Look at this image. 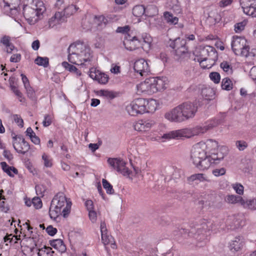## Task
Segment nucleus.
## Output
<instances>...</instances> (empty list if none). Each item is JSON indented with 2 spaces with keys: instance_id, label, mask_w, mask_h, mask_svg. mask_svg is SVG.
Returning a JSON list of instances; mask_svg holds the SVG:
<instances>
[{
  "instance_id": "obj_1",
  "label": "nucleus",
  "mask_w": 256,
  "mask_h": 256,
  "mask_svg": "<svg viewBox=\"0 0 256 256\" xmlns=\"http://www.w3.org/2000/svg\"><path fill=\"white\" fill-rule=\"evenodd\" d=\"M68 51V59L70 62L76 65H91L92 56L90 48L86 43L76 41L70 46Z\"/></svg>"
},
{
  "instance_id": "obj_2",
  "label": "nucleus",
  "mask_w": 256,
  "mask_h": 256,
  "mask_svg": "<svg viewBox=\"0 0 256 256\" xmlns=\"http://www.w3.org/2000/svg\"><path fill=\"white\" fill-rule=\"evenodd\" d=\"M198 53L194 60L199 62L200 66L204 69L211 68L218 58L215 48L212 46H200Z\"/></svg>"
},
{
  "instance_id": "obj_3",
  "label": "nucleus",
  "mask_w": 256,
  "mask_h": 256,
  "mask_svg": "<svg viewBox=\"0 0 256 256\" xmlns=\"http://www.w3.org/2000/svg\"><path fill=\"white\" fill-rule=\"evenodd\" d=\"M46 8L42 1H37L23 8V16L30 24H34L40 19Z\"/></svg>"
},
{
  "instance_id": "obj_4",
  "label": "nucleus",
  "mask_w": 256,
  "mask_h": 256,
  "mask_svg": "<svg viewBox=\"0 0 256 256\" xmlns=\"http://www.w3.org/2000/svg\"><path fill=\"white\" fill-rule=\"evenodd\" d=\"M20 0H3L1 6L4 14L19 22L22 16L20 12L19 6Z\"/></svg>"
},
{
  "instance_id": "obj_5",
  "label": "nucleus",
  "mask_w": 256,
  "mask_h": 256,
  "mask_svg": "<svg viewBox=\"0 0 256 256\" xmlns=\"http://www.w3.org/2000/svg\"><path fill=\"white\" fill-rule=\"evenodd\" d=\"M232 51L236 55L248 57L250 56V46L247 40L242 36H234L231 42Z\"/></svg>"
},
{
  "instance_id": "obj_6",
  "label": "nucleus",
  "mask_w": 256,
  "mask_h": 256,
  "mask_svg": "<svg viewBox=\"0 0 256 256\" xmlns=\"http://www.w3.org/2000/svg\"><path fill=\"white\" fill-rule=\"evenodd\" d=\"M223 158V156H219L218 153H212L211 154L206 156L204 158L200 160L199 163L196 164L194 165L200 170H204L218 164Z\"/></svg>"
},
{
  "instance_id": "obj_7",
  "label": "nucleus",
  "mask_w": 256,
  "mask_h": 256,
  "mask_svg": "<svg viewBox=\"0 0 256 256\" xmlns=\"http://www.w3.org/2000/svg\"><path fill=\"white\" fill-rule=\"evenodd\" d=\"M144 98H139L133 100L126 106V110L128 114L132 116H136L146 113Z\"/></svg>"
},
{
  "instance_id": "obj_8",
  "label": "nucleus",
  "mask_w": 256,
  "mask_h": 256,
  "mask_svg": "<svg viewBox=\"0 0 256 256\" xmlns=\"http://www.w3.org/2000/svg\"><path fill=\"white\" fill-rule=\"evenodd\" d=\"M56 8H58L60 10L56 12L54 16L49 20L50 26L52 28H58L59 25L62 24L64 21V4L62 0H58L55 4Z\"/></svg>"
},
{
  "instance_id": "obj_9",
  "label": "nucleus",
  "mask_w": 256,
  "mask_h": 256,
  "mask_svg": "<svg viewBox=\"0 0 256 256\" xmlns=\"http://www.w3.org/2000/svg\"><path fill=\"white\" fill-rule=\"evenodd\" d=\"M137 89L138 92L146 94L157 92L154 78H146L137 86Z\"/></svg>"
},
{
  "instance_id": "obj_10",
  "label": "nucleus",
  "mask_w": 256,
  "mask_h": 256,
  "mask_svg": "<svg viewBox=\"0 0 256 256\" xmlns=\"http://www.w3.org/2000/svg\"><path fill=\"white\" fill-rule=\"evenodd\" d=\"M108 164L124 176H130V171L126 167V163L122 160L117 158H109L108 160Z\"/></svg>"
},
{
  "instance_id": "obj_11",
  "label": "nucleus",
  "mask_w": 256,
  "mask_h": 256,
  "mask_svg": "<svg viewBox=\"0 0 256 256\" xmlns=\"http://www.w3.org/2000/svg\"><path fill=\"white\" fill-rule=\"evenodd\" d=\"M179 106L185 120L194 118L198 110L196 104L193 102H185Z\"/></svg>"
},
{
  "instance_id": "obj_12",
  "label": "nucleus",
  "mask_w": 256,
  "mask_h": 256,
  "mask_svg": "<svg viewBox=\"0 0 256 256\" xmlns=\"http://www.w3.org/2000/svg\"><path fill=\"white\" fill-rule=\"evenodd\" d=\"M170 46L174 50L176 55L181 56L183 54L188 52V49L186 46V40L180 38H177L172 41Z\"/></svg>"
},
{
  "instance_id": "obj_13",
  "label": "nucleus",
  "mask_w": 256,
  "mask_h": 256,
  "mask_svg": "<svg viewBox=\"0 0 256 256\" xmlns=\"http://www.w3.org/2000/svg\"><path fill=\"white\" fill-rule=\"evenodd\" d=\"M12 146L17 152L23 154L30 148L28 144L20 136H14L12 137Z\"/></svg>"
},
{
  "instance_id": "obj_14",
  "label": "nucleus",
  "mask_w": 256,
  "mask_h": 256,
  "mask_svg": "<svg viewBox=\"0 0 256 256\" xmlns=\"http://www.w3.org/2000/svg\"><path fill=\"white\" fill-rule=\"evenodd\" d=\"M156 125V122L150 119H140L134 124V130L142 132H148L152 128Z\"/></svg>"
},
{
  "instance_id": "obj_15",
  "label": "nucleus",
  "mask_w": 256,
  "mask_h": 256,
  "mask_svg": "<svg viewBox=\"0 0 256 256\" xmlns=\"http://www.w3.org/2000/svg\"><path fill=\"white\" fill-rule=\"evenodd\" d=\"M240 2L245 14L256 18V0H240Z\"/></svg>"
},
{
  "instance_id": "obj_16",
  "label": "nucleus",
  "mask_w": 256,
  "mask_h": 256,
  "mask_svg": "<svg viewBox=\"0 0 256 256\" xmlns=\"http://www.w3.org/2000/svg\"><path fill=\"white\" fill-rule=\"evenodd\" d=\"M180 106L175 107L164 114L166 119L172 122H180L184 121Z\"/></svg>"
},
{
  "instance_id": "obj_17",
  "label": "nucleus",
  "mask_w": 256,
  "mask_h": 256,
  "mask_svg": "<svg viewBox=\"0 0 256 256\" xmlns=\"http://www.w3.org/2000/svg\"><path fill=\"white\" fill-rule=\"evenodd\" d=\"M123 44L125 48L130 51L138 49L140 47L143 48V44L140 40H138L137 37L135 36L132 37L129 34H128L126 36Z\"/></svg>"
},
{
  "instance_id": "obj_18",
  "label": "nucleus",
  "mask_w": 256,
  "mask_h": 256,
  "mask_svg": "<svg viewBox=\"0 0 256 256\" xmlns=\"http://www.w3.org/2000/svg\"><path fill=\"white\" fill-rule=\"evenodd\" d=\"M207 154L202 148L199 142L196 144L191 150V159L194 164L199 163L200 160L204 158Z\"/></svg>"
},
{
  "instance_id": "obj_19",
  "label": "nucleus",
  "mask_w": 256,
  "mask_h": 256,
  "mask_svg": "<svg viewBox=\"0 0 256 256\" xmlns=\"http://www.w3.org/2000/svg\"><path fill=\"white\" fill-rule=\"evenodd\" d=\"M100 232L102 240L104 245L110 244L112 248H116V246L114 239L112 236L108 234V232L104 222H102L100 224Z\"/></svg>"
},
{
  "instance_id": "obj_20",
  "label": "nucleus",
  "mask_w": 256,
  "mask_h": 256,
  "mask_svg": "<svg viewBox=\"0 0 256 256\" xmlns=\"http://www.w3.org/2000/svg\"><path fill=\"white\" fill-rule=\"evenodd\" d=\"M89 76L101 84H106L108 80L107 74L94 68L90 69Z\"/></svg>"
},
{
  "instance_id": "obj_21",
  "label": "nucleus",
  "mask_w": 256,
  "mask_h": 256,
  "mask_svg": "<svg viewBox=\"0 0 256 256\" xmlns=\"http://www.w3.org/2000/svg\"><path fill=\"white\" fill-rule=\"evenodd\" d=\"M134 68L135 72L138 73L141 76L148 74L150 72L148 62L143 58L138 60L135 62Z\"/></svg>"
},
{
  "instance_id": "obj_22",
  "label": "nucleus",
  "mask_w": 256,
  "mask_h": 256,
  "mask_svg": "<svg viewBox=\"0 0 256 256\" xmlns=\"http://www.w3.org/2000/svg\"><path fill=\"white\" fill-rule=\"evenodd\" d=\"M200 146L204 150L206 153L211 154L212 153H216L214 152L218 147V144L215 140H208L206 142H199Z\"/></svg>"
},
{
  "instance_id": "obj_23",
  "label": "nucleus",
  "mask_w": 256,
  "mask_h": 256,
  "mask_svg": "<svg viewBox=\"0 0 256 256\" xmlns=\"http://www.w3.org/2000/svg\"><path fill=\"white\" fill-rule=\"evenodd\" d=\"M220 122L218 120H212L206 124L204 126H197L194 128V133L195 134H204L208 130L216 126Z\"/></svg>"
},
{
  "instance_id": "obj_24",
  "label": "nucleus",
  "mask_w": 256,
  "mask_h": 256,
  "mask_svg": "<svg viewBox=\"0 0 256 256\" xmlns=\"http://www.w3.org/2000/svg\"><path fill=\"white\" fill-rule=\"evenodd\" d=\"M188 129H182L172 131L168 134H164L162 138L166 139L178 138L182 137H186Z\"/></svg>"
},
{
  "instance_id": "obj_25",
  "label": "nucleus",
  "mask_w": 256,
  "mask_h": 256,
  "mask_svg": "<svg viewBox=\"0 0 256 256\" xmlns=\"http://www.w3.org/2000/svg\"><path fill=\"white\" fill-rule=\"evenodd\" d=\"M157 92H162L166 90L168 84V80L166 77L154 78Z\"/></svg>"
},
{
  "instance_id": "obj_26",
  "label": "nucleus",
  "mask_w": 256,
  "mask_h": 256,
  "mask_svg": "<svg viewBox=\"0 0 256 256\" xmlns=\"http://www.w3.org/2000/svg\"><path fill=\"white\" fill-rule=\"evenodd\" d=\"M144 107L146 108V113L154 112H155L158 106V101L154 99L144 98Z\"/></svg>"
},
{
  "instance_id": "obj_27",
  "label": "nucleus",
  "mask_w": 256,
  "mask_h": 256,
  "mask_svg": "<svg viewBox=\"0 0 256 256\" xmlns=\"http://www.w3.org/2000/svg\"><path fill=\"white\" fill-rule=\"evenodd\" d=\"M10 41V37L6 35L2 36L0 39V43L5 47L6 52L9 54L12 53L15 48Z\"/></svg>"
},
{
  "instance_id": "obj_28",
  "label": "nucleus",
  "mask_w": 256,
  "mask_h": 256,
  "mask_svg": "<svg viewBox=\"0 0 256 256\" xmlns=\"http://www.w3.org/2000/svg\"><path fill=\"white\" fill-rule=\"evenodd\" d=\"M51 204L64 212V194L62 192L58 193L52 199Z\"/></svg>"
},
{
  "instance_id": "obj_29",
  "label": "nucleus",
  "mask_w": 256,
  "mask_h": 256,
  "mask_svg": "<svg viewBox=\"0 0 256 256\" xmlns=\"http://www.w3.org/2000/svg\"><path fill=\"white\" fill-rule=\"evenodd\" d=\"M244 243L242 239L240 238H236L230 245V250L232 252H238L242 250Z\"/></svg>"
},
{
  "instance_id": "obj_30",
  "label": "nucleus",
  "mask_w": 256,
  "mask_h": 256,
  "mask_svg": "<svg viewBox=\"0 0 256 256\" xmlns=\"http://www.w3.org/2000/svg\"><path fill=\"white\" fill-rule=\"evenodd\" d=\"M49 215L52 219L56 220L60 216H64V212L62 210L51 204L49 210Z\"/></svg>"
},
{
  "instance_id": "obj_31",
  "label": "nucleus",
  "mask_w": 256,
  "mask_h": 256,
  "mask_svg": "<svg viewBox=\"0 0 256 256\" xmlns=\"http://www.w3.org/2000/svg\"><path fill=\"white\" fill-rule=\"evenodd\" d=\"M146 8L144 16L148 18H154L158 14V8L154 4L148 5Z\"/></svg>"
},
{
  "instance_id": "obj_32",
  "label": "nucleus",
  "mask_w": 256,
  "mask_h": 256,
  "mask_svg": "<svg viewBox=\"0 0 256 256\" xmlns=\"http://www.w3.org/2000/svg\"><path fill=\"white\" fill-rule=\"evenodd\" d=\"M163 18L166 22L170 24L176 25L178 24V18L169 12H164L163 14Z\"/></svg>"
},
{
  "instance_id": "obj_33",
  "label": "nucleus",
  "mask_w": 256,
  "mask_h": 256,
  "mask_svg": "<svg viewBox=\"0 0 256 256\" xmlns=\"http://www.w3.org/2000/svg\"><path fill=\"white\" fill-rule=\"evenodd\" d=\"M50 245L60 254H62L64 252V244L62 240H54L51 241Z\"/></svg>"
},
{
  "instance_id": "obj_34",
  "label": "nucleus",
  "mask_w": 256,
  "mask_h": 256,
  "mask_svg": "<svg viewBox=\"0 0 256 256\" xmlns=\"http://www.w3.org/2000/svg\"><path fill=\"white\" fill-rule=\"evenodd\" d=\"M225 200L228 204H236L240 203L242 205L243 198L240 196L231 194L227 196Z\"/></svg>"
},
{
  "instance_id": "obj_35",
  "label": "nucleus",
  "mask_w": 256,
  "mask_h": 256,
  "mask_svg": "<svg viewBox=\"0 0 256 256\" xmlns=\"http://www.w3.org/2000/svg\"><path fill=\"white\" fill-rule=\"evenodd\" d=\"M188 180L190 182L198 180L200 182H210L208 177L203 174H192L188 178Z\"/></svg>"
},
{
  "instance_id": "obj_36",
  "label": "nucleus",
  "mask_w": 256,
  "mask_h": 256,
  "mask_svg": "<svg viewBox=\"0 0 256 256\" xmlns=\"http://www.w3.org/2000/svg\"><path fill=\"white\" fill-rule=\"evenodd\" d=\"M242 206L245 208L255 210H256V198H252L246 200L243 199Z\"/></svg>"
},
{
  "instance_id": "obj_37",
  "label": "nucleus",
  "mask_w": 256,
  "mask_h": 256,
  "mask_svg": "<svg viewBox=\"0 0 256 256\" xmlns=\"http://www.w3.org/2000/svg\"><path fill=\"white\" fill-rule=\"evenodd\" d=\"M146 12L145 7L143 5L135 6L132 10L133 15L137 18H140Z\"/></svg>"
},
{
  "instance_id": "obj_38",
  "label": "nucleus",
  "mask_w": 256,
  "mask_h": 256,
  "mask_svg": "<svg viewBox=\"0 0 256 256\" xmlns=\"http://www.w3.org/2000/svg\"><path fill=\"white\" fill-rule=\"evenodd\" d=\"M214 91L210 87H206L202 90V96L207 100H210L213 98L214 96Z\"/></svg>"
},
{
  "instance_id": "obj_39",
  "label": "nucleus",
  "mask_w": 256,
  "mask_h": 256,
  "mask_svg": "<svg viewBox=\"0 0 256 256\" xmlns=\"http://www.w3.org/2000/svg\"><path fill=\"white\" fill-rule=\"evenodd\" d=\"M220 68L228 75L232 74L233 70L232 65L226 61L222 62L220 64Z\"/></svg>"
},
{
  "instance_id": "obj_40",
  "label": "nucleus",
  "mask_w": 256,
  "mask_h": 256,
  "mask_svg": "<svg viewBox=\"0 0 256 256\" xmlns=\"http://www.w3.org/2000/svg\"><path fill=\"white\" fill-rule=\"evenodd\" d=\"M36 64L46 68L49 64V60L47 57L38 56L34 60Z\"/></svg>"
},
{
  "instance_id": "obj_41",
  "label": "nucleus",
  "mask_w": 256,
  "mask_h": 256,
  "mask_svg": "<svg viewBox=\"0 0 256 256\" xmlns=\"http://www.w3.org/2000/svg\"><path fill=\"white\" fill-rule=\"evenodd\" d=\"M233 84L232 81L228 78L222 79V88L223 90H230L232 89Z\"/></svg>"
},
{
  "instance_id": "obj_42",
  "label": "nucleus",
  "mask_w": 256,
  "mask_h": 256,
  "mask_svg": "<svg viewBox=\"0 0 256 256\" xmlns=\"http://www.w3.org/2000/svg\"><path fill=\"white\" fill-rule=\"evenodd\" d=\"M97 94L109 99H113L116 97L114 92L108 90H98L97 92Z\"/></svg>"
},
{
  "instance_id": "obj_43",
  "label": "nucleus",
  "mask_w": 256,
  "mask_h": 256,
  "mask_svg": "<svg viewBox=\"0 0 256 256\" xmlns=\"http://www.w3.org/2000/svg\"><path fill=\"white\" fill-rule=\"evenodd\" d=\"M54 252L50 247H44L39 250L38 256H52Z\"/></svg>"
},
{
  "instance_id": "obj_44",
  "label": "nucleus",
  "mask_w": 256,
  "mask_h": 256,
  "mask_svg": "<svg viewBox=\"0 0 256 256\" xmlns=\"http://www.w3.org/2000/svg\"><path fill=\"white\" fill-rule=\"evenodd\" d=\"M102 184L104 188L108 194H113L114 192L112 186L106 179L103 178Z\"/></svg>"
},
{
  "instance_id": "obj_45",
  "label": "nucleus",
  "mask_w": 256,
  "mask_h": 256,
  "mask_svg": "<svg viewBox=\"0 0 256 256\" xmlns=\"http://www.w3.org/2000/svg\"><path fill=\"white\" fill-rule=\"evenodd\" d=\"M194 69L192 66L185 68L183 72L184 76L186 80L192 78L194 76Z\"/></svg>"
},
{
  "instance_id": "obj_46",
  "label": "nucleus",
  "mask_w": 256,
  "mask_h": 256,
  "mask_svg": "<svg viewBox=\"0 0 256 256\" xmlns=\"http://www.w3.org/2000/svg\"><path fill=\"white\" fill-rule=\"evenodd\" d=\"M24 88L26 89L28 98L33 100H34L36 99V92L30 85L25 87Z\"/></svg>"
},
{
  "instance_id": "obj_47",
  "label": "nucleus",
  "mask_w": 256,
  "mask_h": 256,
  "mask_svg": "<svg viewBox=\"0 0 256 256\" xmlns=\"http://www.w3.org/2000/svg\"><path fill=\"white\" fill-rule=\"evenodd\" d=\"M42 159L44 162V166L46 168H50L52 166V158L46 153H44L42 155Z\"/></svg>"
},
{
  "instance_id": "obj_48",
  "label": "nucleus",
  "mask_w": 256,
  "mask_h": 256,
  "mask_svg": "<svg viewBox=\"0 0 256 256\" xmlns=\"http://www.w3.org/2000/svg\"><path fill=\"white\" fill-rule=\"evenodd\" d=\"M35 248L34 246H22V253L26 256H32L34 254V250Z\"/></svg>"
},
{
  "instance_id": "obj_49",
  "label": "nucleus",
  "mask_w": 256,
  "mask_h": 256,
  "mask_svg": "<svg viewBox=\"0 0 256 256\" xmlns=\"http://www.w3.org/2000/svg\"><path fill=\"white\" fill-rule=\"evenodd\" d=\"M246 24V22L244 20L242 22L236 23L234 24V30L236 33L242 32L245 28Z\"/></svg>"
},
{
  "instance_id": "obj_50",
  "label": "nucleus",
  "mask_w": 256,
  "mask_h": 256,
  "mask_svg": "<svg viewBox=\"0 0 256 256\" xmlns=\"http://www.w3.org/2000/svg\"><path fill=\"white\" fill-rule=\"evenodd\" d=\"M232 188L236 191V192L239 195H242L244 194V187L240 184H232Z\"/></svg>"
},
{
  "instance_id": "obj_51",
  "label": "nucleus",
  "mask_w": 256,
  "mask_h": 256,
  "mask_svg": "<svg viewBox=\"0 0 256 256\" xmlns=\"http://www.w3.org/2000/svg\"><path fill=\"white\" fill-rule=\"evenodd\" d=\"M65 202L66 206H65V218L68 217L70 213L71 208L72 206V202L70 198H68L65 197Z\"/></svg>"
},
{
  "instance_id": "obj_52",
  "label": "nucleus",
  "mask_w": 256,
  "mask_h": 256,
  "mask_svg": "<svg viewBox=\"0 0 256 256\" xmlns=\"http://www.w3.org/2000/svg\"><path fill=\"white\" fill-rule=\"evenodd\" d=\"M77 11L76 6L74 4L70 5L65 8V14L66 16H69Z\"/></svg>"
},
{
  "instance_id": "obj_53",
  "label": "nucleus",
  "mask_w": 256,
  "mask_h": 256,
  "mask_svg": "<svg viewBox=\"0 0 256 256\" xmlns=\"http://www.w3.org/2000/svg\"><path fill=\"white\" fill-rule=\"evenodd\" d=\"M65 69L68 70L70 72H72L76 74L78 76H80L81 73L78 70L77 68L71 64H68L65 62Z\"/></svg>"
},
{
  "instance_id": "obj_54",
  "label": "nucleus",
  "mask_w": 256,
  "mask_h": 256,
  "mask_svg": "<svg viewBox=\"0 0 256 256\" xmlns=\"http://www.w3.org/2000/svg\"><path fill=\"white\" fill-rule=\"evenodd\" d=\"M1 166L2 168V170L5 172H9V170H13L14 173H18V170L16 168L13 166H8L6 162H1L0 163Z\"/></svg>"
},
{
  "instance_id": "obj_55",
  "label": "nucleus",
  "mask_w": 256,
  "mask_h": 256,
  "mask_svg": "<svg viewBox=\"0 0 256 256\" xmlns=\"http://www.w3.org/2000/svg\"><path fill=\"white\" fill-rule=\"evenodd\" d=\"M210 80L216 84H218L220 82V76L219 73L217 72H212L210 74Z\"/></svg>"
},
{
  "instance_id": "obj_56",
  "label": "nucleus",
  "mask_w": 256,
  "mask_h": 256,
  "mask_svg": "<svg viewBox=\"0 0 256 256\" xmlns=\"http://www.w3.org/2000/svg\"><path fill=\"white\" fill-rule=\"evenodd\" d=\"M32 204L35 208L39 209L42 207V204L41 200L38 197H35L32 200Z\"/></svg>"
},
{
  "instance_id": "obj_57",
  "label": "nucleus",
  "mask_w": 256,
  "mask_h": 256,
  "mask_svg": "<svg viewBox=\"0 0 256 256\" xmlns=\"http://www.w3.org/2000/svg\"><path fill=\"white\" fill-rule=\"evenodd\" d=\"M52 116L50 114H46L44 116V120L42 122L44 126L47 127L50 126L52 120Z\"/></svg>"
},
{
  "instance_id": "obj_58",
  "label": "nucleus",
  "mask_w": 256,
  "mask_h": 256,
  "mask_svg": "<svg viewBox=\"0 0 256 256\" xmlns=\"http://www.w3.org/2000/svg\"><path fill=\"white\" fill-rule=\"evenodd\" d=\"M236 144L240 150H243L248 147V144L244 140H238Z\"/></svg>"
},
{
  "instance_id": "obj_59",
  "label": "nucleus",
  "mask_w": 256,
  "mask_h": 256,
  "mask_svg": "<svg viewBox=\"0 0 256 256\" xmlns=\"http://www.w3.org/2000/svg\"><path fill=\"white\" fill-rule=\"evenodd\" d=\"M142 44H143V48H142L144 49V44H146L147 46L149 48L150 46V43L152 41V38L150 36H146L145 37L142 38V40H141Z\"/></svg>"
},
{
  "instance_id": "obj_60",
  "label": "nucleus",
  "mask_w": 256,
  "mask_h": 256,
  "mask_svg": "<svg viewBox=\"0 0 256 256\" xmlns=\"http://www.w3.org/2000/svg\"><path fill=\"white\" fill-rule=\"evenodd\" d=\"M212 174L216 176H222L226 174V170L224 168H216L212 170Z\"/></svg>"
},
{
  "instance_id": "obj_61",
  "label": "nucleus",
  "mask_w": 256,
  "mask_h": 256,
  "mask_svg": "<svg viewBox=\"0 0 256 256\" xmlns=\"http://www.w3.org/2000/svg\"><path fill=\"white\" fill-rule=\"evenodd\" d=\"M13 119L14 122L20 126L22 127L24 122L21 117L18 114H14L13 116Z\"/></svg>"
},
{
  "instance_id": "obj_62",
  "label": "nucleus",
  "mask_w": 256,
  "mask_h": 256,
  "mask_svg": "<svg viewBox=\"0 0 256 256\" xmlns=\"http://www.w3.org/2000/svg\"><path fill=\"white\" fill-rule=\"evenodd\" d=\"M88 212V216L90 220L92 222H95L97 219V214L96 212L94 210L89 211Z\"/></svg>"
},
{
  "instance_id": "obj_63",
  "label": "nucleus",
  "mask_w": 256,
  "mask_h": 256,
  "mask_svg": "<svg viewBox=\"0 0 256 256\" xmlns=\"http://www.w3.org/2000/svg\"><path fill=\"white\" fill-rule=\"evenodd\" d=\"M85 206L87 210L89 212L94 210V206L93 202L90 200H87L85 202Z\"/></svg>"
},
{
  "instance_id": "obj_64",
  "label": "nucleus",
  "mask_w": 256,
  "mask_h": 256,
  "mask_svg": "<svg viewBox=\"0 0 256 256\" xmlns=\"http://www.w3.org/2000/svg\"><path fill=\"white\" fill-rule=\"evenodd\" d=\"M46 232L50 236H53L56 233L57 230L52 226H49L46 228Z\"/></svg>"
}]
</instances>
